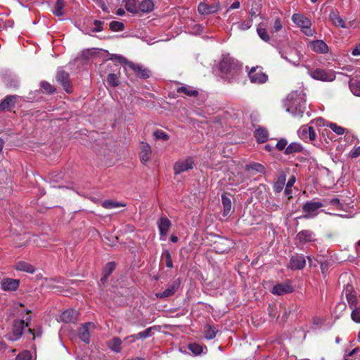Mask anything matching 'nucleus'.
Returning a JSON list of instances; mask_svg holds the SVG:
<instances>
[{
  "label": "nucleus",
  "mask_w": 360,
  "mask_h": 360,
  "mask_svg": "<svg viewBox=\"0 0 360 360\" xmlns=\"http://www.w3.org/2000/svg\"><path fill=\"white\" fill-rule=\"evenodd\" d=\"M153 328L150 327L143 331L139 332L137 334L131 335L125 338V340H128L129 342H133L137 339H146L151 336Z\"/></svg>",
  "instance_id": "nucleus-23"
},
{
  "label": "nucleus",
  "mask_w": 360,
  "mask_h": 360,
  "mask_svg": "<svg viewBox=\"0 0 360 360\" xmlns=\"http://www.w3.org/2000/svg\"><path fill=\"white\" fill-rule=\"evenodd\" d=\"M162 257L165 259L166 266L169 268H172L173 266V262L169 250H164Z\"/></svg>",
  "instance_id": "nucleus-44"
},
{
  "label": "nucleus",
  "mask_w": 360,
  "mask_h": 360,
  "mask_svg": "<svg viewBox=\"0 0 360 360\" xmlns=\"http://www.w3.org/2000/svg\"><path fill=\"white\" fill-rule=\"evenodd\" d=\"M352 319L356 323H360V308L355 307H353L352 314Z\"/></svg>",
  "instance_id": "nucleus-45"
},
{
  "label": "nucleus",
  "mask_w": 360,
  "mask_h": 360,
  "mask_svg": "<svg viewBox=\"0 0 360 360\" xmlns=\"http://www.w3.org/2000/svg\"><path fill=\"white\" fill-rule=\"evenodd\" d=\"M349 87L353 94L360 96V82H351L349 84Z\"/></svg>",
  "instance_id": "nucleus-42"
},
{
  "label": "nucleus",
  "mask_w": 360,
  "mask_h": 360,
  "mask_svg": "<svg viewBox=\"0 0 360 360\" xmlns=\"http://www.w3.org/2000/svg\"><path fill=\"white\" fill-rule=\"evenodd\" d=\"M300 138L305 141H314L316 139V133L312 127L304 125L297 131Z\"/></svg>",
  "instance_id": "nucleus-8"
},
{
  "label": "nucleus",
  "mask_w": 360,
  "mask_h": 360,
  "mask_svg": "<svg viewBox=\"0 0 360 360\" xmlns=\"http://www.w3.org/2000/svg\"><path fill=\"white\" fill-rule=\"evenodd\" d=\"M158 226L160 231V239L165 240L170 229L171 222L167 218L162 217L159 220Z\"/></svg>",
  "instance_id": "nucleus-13"
},
{
  "label": "nucleus",
  "mask_w": 360,
  "mask_h": 360,
  "mask_svg": "<svg viewBox=\"0 0 360 360\" xmlns=\"http://www.w3.org/2000/svg\"><path fill=\"white\" fill-rule=\"evenodd\" d=\"M245 168L248 171L255 170L259 173H264L265 172L264 167L262 165L257 162L250 163L249 165H246Z\"/></svg>",
  "instance_id": "nucleus-35"
},
{
  "label": "nucleus",
  "mask_w": 360,
  "mask_h": 360,
  "mask_svg": "<svg viewBox=\"0 0 360 360\" xmlns=\"http://www.w3.org/2000/svg\"><path fill=\"white\" fill-rule=\"evenodd\" d=\"M110 28L112 31H121L124 29V25L118 21H112L110 24Z\"/></svg>",
  "instance_id": "nucleus-47"
},
{
  "label": "nucleus",
  "mask_w": 360,
  "mask_h": 360,
  "mask_svg": "<svg viewBox=\"0 0 360 360\" xmlns=\"http://www.w3.org/2000/svg\"><path fill=\"white\" fill-rule=\"evenodd\" d=\"M108 83L111 86H117L120 84L119 77L117 75L114 73H110L108 75L107 78Z\"/></svg>",
  "instance_id": "nucleus-40"
},
{
  "label": "nucleus",
  "mask_w": 360,
  "mask_h": 360,
  "mask_svg": "<svg viewBox=\"0 0 360 360\" xmlns=\"http://www.w3.org/2000/svg\"><path fill=\"white\" fill-rule=\"evenodd\" d=\"M285 177L283 176H281L279 177L276 182H275L274 185V191L276 193H279L282 191L283 188V186L285 185Z\"/></svg>",
  "instance_id": "nucleus-37"
},
{
  "label": "nucleus",
  "mask_w": 360,
  "mask_h": 360,
  "mask_svg": "<svg viewBox=\"0 0 360 360\" xmlns=\"http://www.w3.org/2000/svg\"><path fill=\"white\" fill-rule=\"evenodd\" d=\"M329 18L335 25L343 28L345 27V21L335 11H332L330 13Z\"/></svg>",
  "instance_id": "nucleus-28"
},
{
  "label": "nucleus",
  "mask_w": 360,
  "mask_h": 360,
  "mask_svg": "<svg viewBox=\"0 0 360 360\" xmlns=\"http://www.w3.org/2000/svg\"><path fill=\"white\" fill-rule=\"evenodd\" d=\"M41 86L46 92L49 94L55 91V89L47 82H41Z\"/></svg>",
  "instance_id": "nucleus-51"
},
{
  "label": "nucleus",
  "mask_w": 360,
  "mask_h": 360,
  "mask_svg": "<svg viewBox=\"0 0 360 360\" xmlns=\"http://www.w3.org/2000/svg\"><path fill=\"white\" fill-rule=\"evenodd\" d=\"M309 75L313 79L322 82H332L335 79V72L332 70L316 68L309 71Z\"/></svg>",
  "instance_id": "nucleus-3"
},
{
  "label": "nucleus",
  "mask_w": 360,
  "mask_h": 360,
  "mask_svg": "<svg viewBox=\"0 0 360 360\" xmlns=\"http://www.w3.org/2000/svg\"><path fill=\"white\" fill-rule=\"evenodd\" d=\"M220 69L224 72L231 71V65L229 60H223L220 63Z\"/></svg>",
  "instance_id": "nucleus-49"
},
{
  "label": "nucleus",
  "mask_w": 360,
  "mask_h": 360,
  "mask_svg": "<svg viewBox=\"0 0 360 360\" xmlns=\"http://www.w3.org/2000/svg\"><path fill=\"white\" fill-rule=\"evenodd\" d=\"M15 269L18 271H25L30 274H33L35 271L34 267L25 262H18L16 264Z\"/></svg>",
  "instance_id": "nucleus-27"
},
{
  "label": "nucleus",
  "mask_w": 360,
  "mask_h": 360,
  "mask_svg": "<svg viewBox=\"0 0 360 360\" xmlns=\"http://www.w3.org/2000/svg\"><path fill=\"white\" fill-rule=\"evenodd\" d=\"M16 96H8L0 103V110H11L16 102Z\"/></svg>",
  "instance_id": "nucleus-24"
},
{
  "label": "nucleus",
  "mask_w": 360,
  "mask_h": 360,
  "mask_svg": "<svg viewBox=\"0 0 360 360\" xmlns=\"http://www.w3.org/2000/svg\"><path fill=\"white\" fill-rule=\"evenodd\" d=\"M295 182V178L294 176H291L286 184V186L292 188Z\"/></svg>",
  "instance_id": "nucleus-62"
},
{
  "label": "nucleus",
  "mask_w": 360,
  "mask_h": 360,
  "mask_svg": "<svg viewBox=\"0 0 360 360\" xmlns=\"http://www.w3.org/2000/svg\"><path fill=\"white\" fill-rule=\"evenodd\" d=\"M316 122L319 125L328 127L333 131H334L338 135H342L345 133H347V129L345 128L338 126L337 124L333 122H326V121L322 118H318L316 120Z\"/></svg>",
  "instance_id": "nucleus-12"
},
{
  "label": "nucleus",
  "mask_w": 360,
  "mask_h": 360,
  "mask_svg": "<svg viewBox=\"0 0 360 360\" xmlns=\"http://www.w3.org/2000/svg\"><path fill=\"white\" fill-rule=\"evenodd\" d=\"M308 47L314 52L319 54L328 53V46L321 39L313 40L308 43Z\"/></svg>",
  "instance_id": "nucleus-7"
},
{
  "label": "nucleus",
  "mask_w": 360,
  "mask_h": 360,
  "mask_svg": "<svg viewBox=\"0 0 360 360\" xmlns=\"http://www.w3.org/2000/svg\"><path fill=\"white\" fill-rule=\"evenodd\" d=\"M248 77L252 83L264 84L268 79V76L259 67H252L248 71Z\"/></svg>",
  "instance_id": "nucleus-4"
},
{
  "label": "nucleus",
  "mask_w": 360,
  "mask_h": 360,
  "mask_svg": "<svg viewBox=\"0 0 360 360\" xmlns=\"http://www.w3.org/2000/svg\"><path fill=\"white\" fill-rule=\"evenodd\" d=\"M94 327V325L92 323H86L80 328L79 331V335L80 339L86 342H89L90 339V330Z\"/></svg>",
  "instance_id": "nucleus-16"
},
{
  "label": "nucleus",
  "mask_w": 360,
  "mask_h": 360,
  "mask_svg": "<svg viewBox=\"0 0 360 360\" xmlns=\"http://www.w3.org/2000/svg\"><path fill=\"white\" fill-rule=\"evenodd\" d=\"M153 136L155 139H161L163 141H167L169 139V136L162 130L155 131Z\"/></svg>",
  "instance_id": "nucleus-46"
},
{
  "label": "nucleus",
  "mask_w": 360,
  "mask_h": 360,
  "mask_svg": "<svg viewBox=\"0 0 360 360\" xmlns=\"http://www.w3.org/2000/svg\"><path fill=\"white\" fill-rule=\"evenodd\" d=\"M360 155V146L355 148L349 153V156L352 158H356Z\"/></svg>",
  "instance_id": "nucleus-56"
},
{
  "label": "nucleus",
  "mask_w": 360,
  "mask_h": 360,
  "mask_svg": "<svg viewBox=\"0 0 360 360\" xmlns=\"http://www.w3.org/2000/svg\"><path fill=\"white\" fill-rule=\"evenodd\" d=\"M102 206L103 207H105V209H113V208H117L119 207H123V206H124V205H122L121 203H119V202H115L112 200H107L102 202Z\"/></svg>",
  "instance_id": "nucleus-39"
},
{
  "label": "nucleus",
  "mask_w": 360,
  "mask_h": 360,
  "mask_svg": "<svg viewBox=\"0 0 360 360\" xmlns=\"http://www.w3.org/2000/svg\"><path fill=\"white\" fill-rule=\"evenodd\" d=\"M222 205L224 207V216L229 214L231 210V200L229 198L222 195Z\"/></svg>",
  "instance_id": "nucleus-33"
},
{
  "label": "nucleus",
  "mask_w": 360,
  "mask_h": 360,
  "mask_svg": "<svg viewBox=\"0 0 360 360\" xmlns=\"http://www.w3.org/2000/svg\"><path fill=\"white\" fill-rule=\"evenodd\" d=\"M95 27L94 28V31L95 32H101L103 30L102 25L103 22L100 20H96L94 22Z\"/></svg>",
  "instance_id": "nucleus-57"
},
{
  "label": "nucleus",
  "mask_w": 360,
  "mask_h": 360,
  "mask_svg": "<svg viewBox=\"0 0 360 360\" xmlns=\"http://www.w3.org/2000/svg\"><path fill=\"white\" fill-rule=\"evenodd\" d=\"M154 8L153 2L151 0H143L139 4V9L143 13H149Z\"/></svg>",
  "instance_id": "nucleus-29"
},
{
  "label": "nucleus",
  "mask_w": 360,
  "mask_h": 360,
  "mask_svg": "<svg viewBox=\"0 0 360 360\" xmlns=\"http://www.w3.org/2000/svg\"><path fill=\"white\" fill-rule=\"evenodd\" d=\"M280 54L282 58L295 66H298L303 56L295 47L288 44L282 46L280 50Z\"/></svg>",
  "instance_id": "nucleus-2"
},
{
  "label": "nucleus",
  "mask_w": 360,
  "mask_h": 360,
  "mask_svg": "<svg viewBox=\"0 0 360 360\" xmlns=\"http://www.w3.org/2000/svg\"><path fill=\"white\" fill-rule=\"evenodd\" d=\"M207 330L205 334V338L208 340H212L215 338L216 336V332L214 328H212L211 326H207Z\"/></svg>",
  "instance_id": "nucleus-50"
},
{
  "label": "nucleus",
  "mask_w": 360,
  "mask_h": 360,
  "mask_svg": "<svg viewBox=\"0 0 360 360\" xmlns=\"http://www.w3.org/2000/svg\"><path fill=\"white\" fill-rule=\"evenodd\" d=\"M257 32L259 37L264 41H269L270 40V37L267 33L266 28L262 27V26H259L257 29Z\"/></svg>",
  "instance_id": "nucleus-41"
},
{
  "label": "nucleus",
  "mask_w": 360,
  "mask_h": 360,
  "mask_svg": "<svg viewBox=\"0 0 360 360\" xmlns=\"http://www.w3.org/2000/svg\"><path fill=\"white\" fill-rule=\"evenodd\" d=\"M345 292L349 307L353 309V307H356L357 298L352 290V287L351 285H347L345 289Z\"/></svg>",
  "instance_id": "nucleus-21"
},
{
  "label": "nucleus",
  "mask_w": 360,
  "mask_h": 360,
  "mask_svg": "<svg viewBox=\"0 0 360 360\" xmlns=\"http://www.w3.org/2000/svg\"><path fill=\"white\" fill-rule=\"evenodd\" d=\"M239 7H240V2L236 1L231 5L230 8L231 9H236V8H238Z\"/></svg>",
  "instance_id": "nucleus-64"
},
{
  "label": "nucleus",
  "mask_w": 360,
  "mask_h": 360,
  "mask_svg": "<svg viewBox=\"0 0 360 360\" xmlns=\"http://www.w3.org/2000/svg\"><path fill=\"white\" fill-rule=\"evenodd\" d=\"M106 269L108 270V274H110L115 269V264L114 262L108 263Z\"/></svg>",
  "instance_id": "nucleus-59"
},
{
  "label": "nucleus",
  "mask_w": 360,
  "mask_h": 360,
  "mask_svg": "<svg viewBox=\"0 0 360 360\" xmlns=\"http://www.w3.org/2000/svg\"><path fill=\"white\" fill-rule=\"evenodd\" d=\"M151 153L150 146L148 143L142 142L141 144L140 159L143 163H146L150 160Z\"/></svg>",
  "instance_id": "nucleus-19"
},
{
  "label": "nucleus",
  "mask_w": 360,
  "mask_h": 360,
  "mask_svg": "<svg viewBox=\"0 0 360 360\" xmlns=\"http://www.w3.org/2000/svg\"><path fill=\"white\" fill-rule=\"evenodd\" d=\"M282 29V25L281 20L279 18H276L274 22L272 30L275 32L280 31Z\"/></svg>",
  "instance_id": "nucleus-53"
},
{
  "label": "nucleus",
  "mask_w": 360,
  "mask_h": 360,
  "mask_svg": "<svg viewBox=\"0 0 360 360\" xmlns=\"http://www.w3.org/2000/svg\"><path fill=\"white\" fill-rule=\"evenodd\" d=\"M255 136L259 143H264L268 139V133L264 129H258L255 132Z\"/></svg>",
  "instance_id": "nucleus-30"
},
{
  "label": "nucleus",
  "mask_w": 360,
  "mask_h": 360,
  "mask_svg": "<svg viewBox=\"0 0 360 360\" xmlns=\"http://www.w3.org/2000/svg\"><path fill=\"white\" fill-rule=\"evenodd\" d=\"M179 283L174 282L171 284L165 291L162 292L156 293L155 295L158 298H165L172 296L174 294L176 289L178 288Z\"/></svg>",
  "instance_id": "nucleus-26"
},
{
  "label": "nucleus",
  "mask_w": 360,
  "mask_h": 360,
  "mask_svg": "<svg viewBox=\"0 0 360 360\" xmlns=\"http://www.w3.org/2000/svg\"><path fill=\"white\" fill-rule=\"evenodd\" d=\"M284 192H285V194L288 197L289 199L290 198H292V195H291V194H292V188L285 186Z\"/></svg>",
  "instance_id": "nucleus-63"
},
{
  "label": "nucleus",
  "mask_w": 360,
  "mask_h": 360,
  "mask_svg": "<svg viewBox=\"0 0 360 360\" xmlns=\"http://www.w3.org/2000/svg\"><path fill=\"white\" fill-rule=\"evenodd\" d=\"M129 67L134 72L136 76L141 78H148L150 76V71L139 64L132 62L128 63Z\"/></svg>",
  "instance_id": "nucleus-14"
},
{
  "label": "nucleus",
  "mask_w": 360,
  "mask_h": 360,
  "mask_svg": "<svg viewBox=\"0 0 360 360\" xmlns=\"http://www.w3.org/2000/svg\"><path fill=\"white\" fill-rule=\"evenodd\" d=\"M27 326L28 324H25V321L23 320L15 321L13 325V335L12 337L9 338V339L12 341L18 340L21 337L25 327Z\"/></svg>",
  "instance_id": "nucleus-11"
},
{
  "label": "nucleus",
  "mask_w": 360,
  "mask_h": 360,
  "mask_svg": "<svg viewBox=\"0 0 360 360\" xmlns=\"http://www.w3.org/2000/svg\"><path fill=\"white\" fill-rule=\"evenodd\" d=\"M16 360H32L31 353L27 350L24 351L17 356Z\"/></svg>",
  "instance_id": "nucleus-48"
},
{
  "label": "nucleus",
  "mask_w": 360,
  "mask_h": 360,
  "mask_svg": "<svg viewBox=\"0 0 360 360\" xmlns=\"http://www.w3.org/2000/svg\"><path fill=\"white\" fill-rule=\"evenodd\" d=\"M252 25L251 20H248L238 25V28L241 30H248Z\"/></svg>",
  "instance_id": "nucleus-52"
},
{
  "label": "nucleus",
  "mask_w": 360,
  "mask_h": 360,
  "mask_svg": "<svg viewBox=\"0 0 360 360\" xmlns=\"http://www.w3.org/2000/svg\"><path fill=\"white\" fill-rule=\"evenodd\" d=\"M285 105L288 112L294 116H302L306 109L305 94L302 91H292L288 94Z\"/></svg>",
  "instance_id": "nucleus-1"
},
{
  "label": "nucleus",
  "mask_w": 360,
  "mask_h": 360,
  "mask_svg": "<svg viewBox=\"0 0 360 360\" xmlns=\"http://www.w3.org/2000/svg\"><path fill=\"white\" fill-rule=\"evenodd\" d=\"M302 149V146L298 143H292L287 146L285 149L286 154H290L296 152L301 151Z\"/></svg>",
  "instance_id": "nucleus-36"
},
{
  "label": "nucleus",
  "mask_w": 360,
  "mask_h": 360,
  "mask_svg": "<svg viewBox=\"0 0 360 360\" xmlns=\"http://www.w3.org/2000/svg\"><path fill=\"white\" fill-rule=\"evenodd\" d=\"M323 205L321 202H307L303 206V211L306 213L305 218H311L316 215L317 210L322 207Z\"/></svg>",
  "instance_id": "nucleus-6"
},
{
  "label": "nucleus",
  "mask_w": 360,
  "mask_h": 360,
  "mask_svg": "<svg viewBox=\"0 0 360 360\" xmlns=\"http://www.w3.org/2000/svg\"><path fill=\"white\" fill-rule=\"evenodd\" d=\"M19 286V280L13 278H6L1 282V288L4 290H15Z\"/></svg>",
  "instance_id": "nucleus-22"
},
{
  "label": "nucleus",
  "mask_w": 360,
  "mask_h": 360,
  "mask_svg": "<svg viewBox=\"0 0 360 360\" xmlns=\"http://www.w3.org/2000/svg\"><path fill=\"white\" fill-rule=\"evenodd\" d=\"M115 58L120 63H127L128 65V63L127 59L122 56H115Z\"/></svg>",
  "instance_id": "nucleus-61"
},
{
  "label": "nucleus",
  "mask_w": 360,
  "mask_h": 360,
  "mask_svg": "<svg viewBox=\"0 0 360 360\" xmlns=\"http://www.w3.org/2000/svg\"><path fill=\"white\" fill-rule=\"evenodd\" d=\"M287 141L285 140V139H281L280 141H278L276 145V147L277 148L278 150H283L285 146H287Z\"/></svg>",
  "instance_id": "nucleus-55"
},
{
  "label": "nucleus",
  "mask_w": 360,
  "mask_h": 360,
  "mask_svg": "<svg viewBox=\"0 0 360 360\" xmlns=\"http://www.w3.org/2000/svg\"><path fill=\"white\" fill-rule=\"evenodd\" d=\"M306 261L302 256L296 255L290 259V267L292 269H302L305 266Z\"/></svg>",
  "instance_id": "nucleus-25"
},
{
  "label": "nucleus",
  "mask_w": 360,
  "mask_h": 360,
  "mask_svg": "<svg viewBox=\"0 0 360 360\" xmlns=\"http://www.w3.org/2000/svg\"><path fill=\"white\" fill-rule=\"evenodd\" d=\"M293 291L292 287L288 283H279L274 286L271 292L276 295H283L292 292Z\"/></svg>",
  "instance_id": "nucleus-15"
},
{
  "label": "nucleus",
  "mask_w": 360,
  "mask_h": 360,
  "mask_svg": "<svg viewBox=\"0 0 360 360\" xmlns=\"http://www.w3.org/2000/svg\"><path fill=\"white\" fill-rule=\"evenodd\" d=\"M194 161L192 158H186L185 159L177 161L174 165V172L175 174H179L182 172H187L193 168Z\"/></svg>",
  "instance_id": "nucleus-5"
},
{
  "label": "nucleus",
  "mask_w": 360,
  "mask_h": 360,
  "mask_svg": "<svg viewBox=\"0 0 360 360\" xmlns=\"http://www.w3.org/2000/svg\"><path fill=\"white\" fill-rule=\"evenodd\" d=\"M56 80L61 84L67 93L72 92V86L69 80V75L63 70H58L56 75Z\"/></svg>",
  "instance_id": "nucleus-10"
},
{
  "label": "nucleus",
  "mask_w": 360,
  "mask_h": 360,
  "mask_svg": "<svg viewBox=\"0 0 360 360\" xmlns=\"http://www.w3.org/2000/svg\"><path fill=\"white\" fill-rule=\"evenodd\" d=\"M302 31L305 35L308 37H312L315 34V31L311 28V26L304 27L302 29Z\"/></svg>",
  "instance_id": "nucleus-54"
},
{
  "label": "nucleus",
  "mask_w": 360,
  "mask_h": 360,
  "mask_svg": "<svg viewBox=\"0 0 360 360\" xmlns=\"http://www.w3.org/2000/svg\"><path fill=\"white\" fill-rule=\"evenodd\" d=\"M188 348L195 355L200 354L203 350V347L196 343L190 344Z\"/></svg>",
  "instance_id": "nucleus-43"
},
{
  "label": "nucleus",
  "mask_w": 360,
  "mask_h": 360,
  "mask_svg": "<svg viewBox=\"0 0 360 360\" xmlns=\"http://www.w3.org/2000/svg\"><path fill=\"white\" fill-rule=\"evenodd\" d=\"M78 316V312L72 309H69L63 311L60 316V319L66 323L74 322L77 320Z\"/></svg>",
  "instance_id": "nucleus-20"
},
{
  "label": "nucleus",
  "mask_w": 360,
  "mask_h": 360,
  "mask_svg": "<svg viewBox=\"0 0 360 360\" xmlns=\"http://www.w3.org/2000/svg\"><path fill=\"white\" fill-rule=\"evenodd\" d=\"M296 238L300 243L304 244L306 243L314 241L315 235L311 231L304 230L297 233Z\"/></svg>",
  "instance_id": "nucleus-17"
},
{
  "label": "nucleus",
  "mask_w": 360,
  "mask_h": 360,
  "mask_svg": "<svg viewBox=\"0 0 360 360\" xmlns=\"http://www.w3.org/2000/svg\"><path fill=\"white\" fill-rule=\"evenodd\" d=\"M220 9L219 2H215L209 5L205 2H201L198 7V12L202 15H210L217 13Z\"/></svg>",
  "instance_id": "nucleus-9"
},
{
  "label": "nucleus",
  "mask_w": 360,
  "mask_h": 360,
  "mask_svg": "<svg viewBox=\"0 0 360 360\" xmlns=\"http://www.w3.org/2000/svg\"><path fill=\"white\" fill-rule=\"evenodd\" d=\"M96 4L101 7L104 11H107L108 8L103 0H94Z\"/></svg>",
  "instance_id": "nucleus-58"
},
{
  "label": "nucleus",
  "mask_w": 360,
  "mask_h": 360,
  "mask_svg": "<svg viewBox=\"0 0 360 360\" xmlns=\"http://www.w3.org/2000/svg\"><path fill=\"white\" fill-rule=\"evenodd\" d=\"M121 345H122V340L118 338H113L109 342L110 348L115 352H120L121 351V349H122Z\"/></svg>",
  "instance_id": "nucleus-32"
},
{
  "label": "nucleus",
  "mask_w": 360,
  "mask_h": 360,
  "mask_svg": "<svg viewBox=\"0 0 360 360\" xmlns=\"http://www.w3.org/2000/svg\"><path fill=\"white\" fill-rule=\"evenodd\" d=\"M65 6V4L63 0H58L53 10V14L57 16H62L64 14L63 8Z\"/></svg>",
  "instance_id": "nucleus-31"
},
{
  "label": "nucleus",
  "mask_w": 360,
  "mask_h": 360,
  "mask_svg": "<svg viewBox=\"0 0 360 360\" xmlns=\"http://www.w3.org/2000/svg\"><path fill=\"white\" fill-rule=\"evenodd\" d=\"M352 54L354 56H360V45L356 46L352 51Z\"/></svg>",
  "instance_id": "nucleus-60"
},
{
  "label": "nucleus",
  "mask_w": 360,
  "mask_h": 360,
  "mask_svg": "<svg viewBox=\"0 0 360 360\" xmlns=\"http://www.w3.org/2000/svg\"><path fill=\"white\" fill-rule=\"evenodd\" d=\"M292 22L299 26L301 29L311 26V23L309 18L300 13H295L292 16Z\"/></svg>",
  "instance_id": "nucleus-18"
},
{
  "label": "nucleus",
  "mask_w": 360,
  "mask_h": 360,
  "mask_svg": "<svg viewBox=\"0 0 360 360\" xmlns=\"http://www.w3.org/2000/svg\"><path fill=\"white\" fill-rule=\"evenodd\" d=\"M178 92H181L185 94L186 96H198V91L195 89H193V87L189 86H181L178 89Z\"/></svg>",
  "instance_id": "nucleus-34"
},
{
  "label": "nucleus",
  "mask_w": 360,
  "mask_h": 360,
  "mask_svg": "<svg viewBox=\"0 0 360 360\" xmlns=\"http://www.w3.org/2000/svg\"><path fill=\"white\" fill-rule=\"evenodd\" d=\"M127 10L131 13H136L138 7L135 0H124Z\"/></svg>",
  "instance_id": "nucleus-38"
}]
</instances>
